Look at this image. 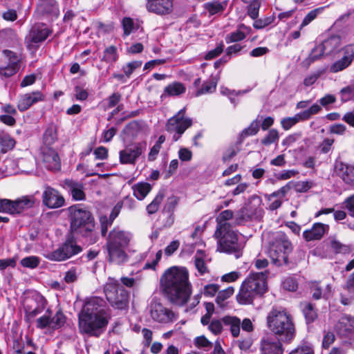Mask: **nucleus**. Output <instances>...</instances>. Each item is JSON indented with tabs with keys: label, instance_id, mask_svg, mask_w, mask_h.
Returning a JSON list of instances; mask_svg holds the SVG:
<instances>
[{
	"label": "nucleus",
	"instance_id": "nucleus-30",
	"mask_svg": "<svg viewBox=\"0 0 354 354\" xmlns=\"http://www.w3.org/2000/svg\"><path fill=\"white\" fill-rule=\"evenodd\" d=\"M339 170V175L343 181L346 184L354 187V166L341 163Z\"/></svg>",
	"mask_w": 354,
	"mask_h": 354
},
{
	"label": "nucleus",
	"instance_id": "nucleus-64",
	"mask_svg": "<svg viewBox=\"0 0 354 354\" xmlns=\"http://www.w3.org/2000/svg\"><path fill=\"white\" fill-rule=\"evenodd\" d=\"M289 354H314V351L309 346H302L297 347Z\"/></svg>",
	"mask_w": 354,
	"mask_h": 354
},
{
	"label": "nucleus",
	"instance_id": "nucleus-21",
	"mask_svg": "<svg viewBox=\"0 0 354 354\" xmlns=\"http://www.w3.org/2000/svg\"><path fill=\"white\" fill-rule=\"evenodd\" d=\"M283 349L279 339L273 337H264L261 342V354H283Z\"/></svg>",
	"mask_w": 354,
	"mask_h": 354
},
{
	"label": "nucleus",
	"instance_id": "nucleus-5",
	"mask_svg": "<svg viewBox=\"0 0 354 354\" xmlns=\"http://www.w3.org/2000/svg\"><path fill=\"white\" fill-rule=\"evenodd\" d=\"M70 214V230L72 234L84 237L92 236L95 230V221L91 213L80 205L68 208Z\"/></svg>",
	"mask_w": 354,
	"mask_h": 354
},
{
	"label": "nucleus",
	"instance_id": "nucleus-57",
	"mask_svg": "<svg viewBox=\"0 0 354 354\" xmlns=\"http://www.w3.org/2000/svg\"><path fill=\"white\" fill-rule=\"evenodd\" d=\"M321 9L322 8H317L309 12L304 17L301 25L299 26V29L301 30L304 27L308 25L311 21H313L317 17V15L320 12Z\"/></svg>",
	"mask_w": 354,
	"mask_h": 354
},
{
	"label": "nucleus",
	"instance_id": "nucleus-59",
	"mask_svg": "<svg viewBox=\"0 0 354 354\" xmlns=\"http://www.w3.org/2000/svg\"><path fill=\"white\" fill-rule=\"evenodd\" d=\"M344 207L348 210V214L354 217V194L347 197L342 203Z\"/></svg>",
	"mask_w": 354,
	"mask_h": 354
},
{
	"label": "nucleus",
	"instance_id": "nucleus-3",
	"mask_svg": "<svg viewBox=\"0 0 354 354\" xmlns=\"http://www.w3.org/2000/svg\"><path fill=\"white\" fill-rule=\"evenodd\" d=\"M268 272L250 274L241 284L236 300L241 305L252 304L254 299L261 297L267 290L266 278Z\"/></svg>",
	"mask_w": 354,
	"mask_h": 354
},
{
	"label": "nucleus",
	"instance_id": "nucleus-1",
	"mask_svg": "<svg viewBox=\"0 0 354 354\" xmlns=\"http://www.w3.org/2000/svg\"><path fill=\"white\" fill-rule=\"evenodd\" d=\"M160 283L170 302L178 306L187 304L192 295V284L185 268L174 266L167 269L160 277Z\"/></svg>",
	"mask_w": 354,
	"mask_h": 354
},
{
	"label": "nucleus",
	"instance_id": "nucleus-47",
	"mask_svg": "<svg viewBox=\"0 0 354 354\" xmlns=\"http://www.w3.org/2000/svg\"><path fill=\"white\" fill-rule=\"evenodd\" d=\"M234 292V289L232 286H230L225 290L219 291L216 299V302L220 306H223V302L230 297Z\"/></svg>",
	"mask_w": 354,
	"mask_h": 354
},
{
	"label": "nucleus",
	"instance_id": "nucleus-22",
	"mask_svg": "<svg viewBox=\"0 0 354 354\" xmlns=\"http://www.w3.org/2000/svg\"><path fill=\"white\" fill-rule=\"evenodd\" d=\"M44 95L40 91H34L30 93H26L21 96L17 107L20 111L27 110L33 104L43 101Z\"/></svg>",
	"mask_w": 354,
	"mask_h": 354
},
{
	"label": "nucleus",
	"instance_id": "nucleus-52",
	"mask_svg": "<svg viewBox=\"0 0 354 354\" xmlns=\"http://www.w3.org/2000/svg\"><path fill=\"white\" fill-rule=\"evenodd\" d=\"M39 262L40 259L39 257L30 256L22 259L20 263L23 267L34 269L39 266Z\"/></svg>",
	"mask_w": 354,
	"mask_h": 354
},
{
	"label": "nucleus",
	"instance_id": "nucleus-35",
	"mask_svg": "<svg viewBox=\"0 0 354 354\" xmlns=\"http://www.w3.org/2000/svg\"><path fill=\"white\" fill-rule=\"evenodd\" d=\"M218 81V77H211L203 84L201 88L196 91L195 95L198 97L203 94L213 93L216 90Z\"/></svg>",
	"mask_w": 354,
	"mask_h": 354
},
{
	"label": "nucleus",
	"instance_id": "nucleus-44",
	"mask_svg": "<svg viewBox=\"0 0 354 354\" xmlns=\"http://www.w3.org/2000/svg\"><path fill=\"white\" fill-rule=\"evenodd\" d=\"M20 66L6 64L0 66V76L10 77L14 75L19 70Z\"/></svg>",
	"mask_w": 354,
	"mask_h": 354
},
{
	"label": "nucleus",
	"instance_id": "nucleus-9",
	"mask_svg": "<svg viewBox=\"0 0 354 354\" xmlns=\"http://www.w3.org/2000/svg\"><path fill=\"white\" fill-rule=\"evenodd\" d=\"M292 251V244L286 235L277 232L274 241L270 244L268 254L272 262L277 266L288 263V254Z\"/></svg>",
	"mask_w": 354,
	"mask_h": 354
},
{
	"label": "nucleus",
	"instance_id": "nucleus-18",
	"mask_svg": "<svg viewBox=\"0 0 354 354\" xmlns=\"http://www.w3.org/2000/svg\"><path fill=\"white\" fill-rule=\"evenodd\" d=\"M46 301L42 297L35 299H27L24 304L26 319L30 322L37 315L40 314L45 308Z\"/></svg>",
	"mask_w": 354,
	"mask_h": 354
},
{
	"label": "nucleus",
	"instance_id": "nucleus-43",
	"mask_svg": "<svg viewBox=\"0 0 354 354\" xmlns=\"http://www.w3.org/2000/svg\"><path fill=\"white\" fill-rule=\"evenodd\" d=\"M164 197L165 195L162 192H158L151 203L147 206V211L149 214H153L158 210Z\"/></svg>",
	"mask_w": 354,
	"mask_h": 354
},
{
	"label": "nucleus",
	"instance_id": "nucleus-26",
	"mask_svg": "<svg viewBox=\"0 0 354 354\" xmlns=\"http://www.w3.org/2000/svg\"><path fill=\"white\" fill-rule=\"evenodd\" d=\"M341 44V38L339 36L333 35L325 39L321 44L318 45V50L324 54L328 55L338 50Z\"/></svg>",
	"mask_w": 354,
	"mask_h": 354
},
{
	"label": "nucleus",
	"instance_id": "nucleus-40",
	"mask_svg": "<svg viewBox=\"0 0 354 354\" xmlns=\"http://www.w3.org/2000/svg\"><path fill=\"white\" fill-rule=\"evenodd\" d=\"M122 25L124 36L129 35L131 32L139 28V24L138 23H135L133 19L130 17L123 18Z\"/></svg>",
	"mask_w": 354,
	"mask_h": 354
},
{
	"label": "nucleus",
	"instance_id": "nucleus-32",
	"mask_svg": "<svg viewBox=\"0 0 354 354\" xmlns=\"http://www.w3.org/2000/svg\"><path fill=\"white\" fill-rule=\"evenodd\" d=\"M227 6V2L212 1L204 4V8L209 15H221Z\"/></svg>",
	"mask_w": 354,
	"mask_h": 354
},
{
	"label": "nucleus",
	"instance_id": "nucleus-50",
	"mask_svg": "<svg viewBox=\"0 0 354 354\" xmlns=\"http://www.w3.org/2000/svg\"><path fill=\"white\" fill-rule=\"evenodd\" d=\"M322 110L321 106L317 104H313L309 109L300 112V115L299 116L301 117V119L304 120H307L310 119L312 115L317 114Z\"/></svg>",
	"mask_w": 354,
	"mask_h": 354
},
{
	"label": "nucleus",
	"instance_id": "nucleus-34",
	"mask_svg": "<svg viewBox=\"0 0 354 354\" xmlns=\"http://www.w3.org/2000/svg\"><path fill=\"white\" fill-rule=\"evenodd\" d=\"M151 189V186L148 183H138L133 186V195L140 201L143 200Z\"/></svg>",
	"mask_w": 354,
	"mask_h": 354
},
{
	"label": "nucleus",
	"instance_id": "nucleus-61",
	"mask_svg": "<svg viewBox=\"0 0 354 354\" xmlns=\"http://www.w3.org/2000/svg\"><path fill=\"white\" fill-rule=\"evenodd\" d=\"M335 336L333 332L328 331L325 333L322 341V347L328 348L330 346L335 342Z\"/></svg>",
	"mask_w": 354,
	"mask_h": 354
},
{
	"label": "nucleus",
	"instance_id": "nucleus-49",
	"mask_svg": "<svg viewBox=\"0 0 354 354\" xmlns=\"http://www.w3.org/2000/svg\"><path fill=\"white\" fill-rule=\"evenodd\" d=\"M279 138V132L275 129H270L268 134L261 140L263 145L268 146L278 141Z\"/></svg>",
	"mask_w": 354,
	"mask_h": 354
},
{
	"label": "nucleus",
	"instance_id": "nucleus-11",
	"mask_svg": "<svg viewBox=\"0 0 354 354\" xmlns=\"http://www.w3.org/2000/svg\"><path fill=\"white\" fill-rule=\"evenodd\" d=\"M82 251L80 245L77 244L73 237H68L66 241L57 250L50 252L46 256L51 261H65Z\"/></svg>",
	"mask_w": 354,
	"mask_h": 354
},
{
	"label": "nucleus",
	"instance_id": "nucleus-31",
	"mask_svg": "<svg viewBox=\"0 0 354 354\" xmlns=\"http://www.w3.org/2000/svg\"><path fill=\"white\" fill-rule=\"evenodd\" d=\"M223 323L230 327L232 335L237 337L240 334L241 319L235 316H225L222 319Z\"/></svg>",
	"mask_w": 354,
	"mask_h": 354
},
{
	"label": "nucleus",
	"instance_id": "nucleus-13",
	"mask_svg": "<svg viewBox=\"0 0 354 354\" xmlns=\"http://www.w3.org/2000/svg\"><path fill=\"white\" fill-rule=\"evenodd\" d=\"M147 148L146 142H135L119 152V160L122 165H135Z\"/></svg>",
	"mask_w": 354,
	"mask_h": 354
},
{
	"label": "nucleus",
	"instance_id": "nucleus-55",
	"mask_svg": "<svg viewBox=\"0 0 354 354\" xmlns=\"http://www.w3.org/2000/svg\"><path fill=\"white\" fill-rule=\"evenodd\" d=\"M233 216V212L232 210H225L221 212L216 218L217 227H221L223 225H230L227 221L231 219Z\"/></svg>",
	"mask_w": 354,
	"mask_h": 354
},
{
	"label": "nucleus",
	"instance_id": "nucleus-45",
	"mask_svg": "<svg viewBox=\"0 0 354 354\" xmlns=\"http://www.w3.org/2000/svg\"><path fill=\"white\" fill-rule=\"evenodd\" d=\"M117 48L115 46H111L104 50L102 61L113 63L115 62L117 60Z\"/></svg>",
	"mask_w": 354,
	"mask_h": 354
},
{
	"label": "nucleus",
	"instance_id": "nucleus-36",
	"mask_svg": "<svg viewBox=\"0 0 354 354\" xmlns=\"http://www.w3.org/2000/svg\"><path fill=\"white\" fill-rule=\"evenodd\" d=\"M57 140V128L54 124H50L45 130L43 135V142L46 147L53 145Z\"/></svg>",
	"mask_w": 354,
	"mask_h": 354
},
{
	"label": "nucleus",
	"instance_id": "nucleus-39",
	"mask_svg": "<svg viewBox=\"0 0 354 354\" xmlns=\"http://www.w3.org/2000/svg\"><path fill=\"white\" fill-rule=\"evenodd\" d=\"M323 55L324 53L318 50V45L316 46L313 49H312L308 57L302 61L301 66L308 68L312 63L320 59Z\"/></svg>",
	"mask_w": 354,
	"mask_h": 354
},
{
	"label": "nucleus",
	"instance_id": "nucleus-16",
	"mask_svg": "<svg viewBox=\"0 0 354 354\" xmlns=\"http://www.w3.org/2000/svg\"><path fill=\"white\" fill-rule=\"evenodd\" d=\"M150 315L154 321L159 323L167 324L177 319V316L172 310L153 301L150 304Z\"/></svg>",
	"mask_w": 354,
	"mask_h": 354
},
{
	"label": "nucleus",
	"instance_id": "nucleus-27",
	"mask_svg": "<svg viewBox=\"0 0 354 354\" xmlns=\"http://www.w3.org/2000/svg\"><path fill=\"white\" fill-rule=\"evenodd\" d=\"M337 333L341 336H347L354 332V317L345 316L342 317L335 326Z\"/></svg>",
	"mask_w": 354,
	"mask_h": 354
},
{
	"label": "nucleus",
	"instance_id": "nucleus-29",
	"mask_svg": "<svg viewBox=\"0 0 354 354\" xmlns=\"http://www.w3.org/2000/svg\"><path fill=\"white\" fill-rule=\"evenodd\" d=\"M250 30V28L249 27H247L244 24H241L236 31H234L226 36L225 41L227 44H230L242 41L246 37Z\"/></svg>",
	"mask_w": 354,
	"mask_h": 354
},
{
	"label": "nucleus",
	"instance_id": "nucleus-42",
	"mask_svg": "<svg viewBox=\"0 0 354 354\" xmlns=\"http://www.w3.org/2000/svg\"><path fill=\"white\" fill-rule=\"evenodd\" d=\"M2 53L4 55L6 64L20 66L21 57L18 54L10 50H3Z\"/></svg>",
	"mask_w": 354,
	"mask_h": 354
},
{
	"label": "nucleus",
	"instance_id": "nucleus-7",
	"mask_svg": "<svg viewBox=\"0 0 354 354\" xmlns=\"http://www.w3.org/2000/svg\"><path fill=\"white\" fill-rule=\"evenodd\" d=\"M214 236L218 239V248L221 252L234 254L236 259L242 255L241 245L238 243L237 235L231 225L216 227Z\"/></svg>",
	"mask_w": 354,
	"mask_h": 354
},
{
	"label": "nucleus",
	"instance_id": "nucleus-8",
	"mask_svg": "<svg viewBox=\"0 0 354 354\" xmlns=\"http://www.w3.org/2000/svg\"><path fill=\"white\" fill-rule=\"evenodd\" d=\"M104 292L107 301L114 308L122 310L128 307L129 293L123 285L113 278H109Z\"/></svg>",
	"mask_w": 354,
	"mask_h": 354
},
{
	"label": "nucleus",
	"instance_id": "nucleus-58",
	"mask_svg": "<svg viewBox=\"0 0 354 354\" xmlns=\"http://www.w3.org/2000/svg\"><path fill=\"white\" fill-rule=\"evenodd\" d=\"M260 6L261 1L248 6L247 13L252 19H256L258 17Z\"/></svg>",
	"mask_w": 354,
	"mask_h": 354
},
{
	"label": "nucleus",
	"instance_id": "nucleus-46",
	"mask_svg": "<svg viewBox=\"0 0 354 354\" xmlns=\"http://www.w3.org/2000/svg\"><path fill=\"white\" fill-rule=\"evenodd\" d=\"M300 113H297L293 117H288L283 118L281 121V127L284 130H288L294 125H295L299 121H304L301 116H299Z\"/></svg>",
	"mask_w": 354,
	"mask_h": 354
},
{
	"label": "nucleus",
	"instance_id": "nucleus-41",
	"mask_svg": "<svg viewBox=\"0 0 354 354\" xmlns=\"http://www.w3.org/2000/svg\"><path fill=\"white\" fill-rule=\"evenodd\" d=\"M302 310L307 323L313 322L316 319L317 317V312L315 311L312 304H303Z\"/></svg>",
	"mask_w": 354,
	"mask_h": 354
},
{
	"label": "nucleus",
	"instance_id": "nucleus-4",
	"mask_svg": "<svg viewBox=\"0 0 354 354\" xmlns=\"http://www.w3.org/2000/svg\"><path fill=\"white\" fill-rule=\"evenodd\" d=\"M131 239L129 232L118 228H114L109 232L106 248L110 262L121 264L127 261L125 249L129 246Z\"/></svg>",
	"mask_w": 354,
	"mask_h": 354
},
{
	"label": "nucleus",
	"instance_id": "nucleus-54",
	"mask_svg": "<svg viewBox=\"0 0 354 354\" xmlns=\"http://www.w3.org/2000/svg\"><path fill=\"white\" fill-rule=\"evenodd\" d=\"M259 130V122L255 120L252 122L250 126L243 129L241 132V137L245 138L250 136H254L258 133Z\"/></svg>",
	"mask_w": 354,
	"mask_h": 354
},
{
	"label": "nucleus",
	"instance_id": "nucleus-14",
	"mask_svg": "<svg viewBox=\"0 0 354 354\" xmlns=\"http://www.w3.org/2000/svg\"><path fill=\"white\" fill-rule=\"evenodd\" d=\"M52 33V31L44 24H35L26 37V44L28 49L37 46L38 44L44 41Z\"/></svg>",
	"mask_w": 354,
	"mask_h": 354
},
{
	"label": "nucleus",
	"instance_id": "nucleus-51",
	"mask_svg": "<svg viewBox=\"0 0 354 354\" xmlns=\"http://www.w3.org/2000/svg\"><path fill=\"white\" fill-rule=\"evenodd\" d=\"M330 288H331L330 286L327 285L326 289L328 290V292H325L322 295V290H321L320 287L319 286L318 283H314L311 286V291L313 292V297L315 299H319L322 297L324 298H328L329 296V293L330 292Z\"/></svg>",
	"mask_w": 354,
	"mask_h": 354
},
{
	"label": "nucleus",
	"instance_id": "nucleus-33",
	"mask_svg": "<svg viewBox=\"0 0 354 354\" xmlns=\"http://www.w3.org/2000/svg\"><path fill=\"white\" fill-rule=\"evenodd\" d=\"M185 87L180 82H173L167 86L164 89V93L161 95L163 99L167 96H178L185 92Z\"/></svg>",
	"mask_w": 354,
	"mask_h": 354
},
{
	"label": "nucleus",
	"instance_id": "nucleus-24",
	"mask_svg": "<svg viewBox=\"0 0 354 354\" xmlns=\"http://www.w3.org/2000/svg\"><path fill=\"white\" fill-rule=\"evenodd\" d=\"M328 225L322 223H316L313 225L311 229L304 232L303 236L307 241L319 240L322 238L324 234L328 231Z\"/></svg>",
	"mask_w": 354,
	"mask_h": 354
},
{
	"label": "nucleus",
	"instance_id": "nucleus-20",
	"mask_svg": "<svg viewBox=\"0 0 354 354\" xmlns=\"http://www.w3.org/2000/svg\"><path fill=\"white\" fill-rule=\"evenodd\" d=\"M42 160L48 170L57 171L61 168V160L57 152L53 148L44 147L41 151Z\"/></svg>",
	"mask_w": 354,
	"mask_h": 354
},
{
	"label": "nucleus",
	"instance_id": "nucleus-6",
	"mask_svg": "<svg viewBox=\"0 0 354 354\" xmlns=\"http://www.w3.org/2000/svg\"><path fill=\"white\" fill-rule=\"evenodd\" d=\"M268 328L279 338L290 342L295 337V326L290 317L284 311L273 308L267 317Z\"/></svg>",
	"mask_w": 354,
	"mask_h": 354
},
{
	"label": "nucleus",
	"instance_id": "nucleus-38",
	"mask_svg": "<svg viewBox=\"0 0 354 354\" xmlns=\"http://www.w3.org/2000/svg\"><path fill=\"white\" fill-rule=\"evenodd\" d=\"M204 252L202 250H198L194 256V265L200 274H204L207 270V267L204 261Z\"/></svg>",
	"mask_w": 354,
	"mask_h": 354
},
{
	"label": "nucleus",
	"instance_id": "nucleus-60",
	"mask_svg": "<svg viewBox=\"0 0 354 354\" xmlns=\"http://www.w3.org/2000/svg\"><path fill=\"white\" fill-rule=\"evenodd\" d=\"M290 189V186L288 183V184L286 185L285 186L281 187L279 190L272 192L269 196V200H271L272 198H279V199H281V198L285 197V196L288 192Z\"/></svg>",
	"mask_w": 354,
	"mask_h": 354
},
{
	"label": "nucleus",
	"instance_id": "nucleus-2",
	"mask_svg": "<svg viewBox=\"0 0 354 354\" xmlns=\"http://www.w3.org/2000/svg\"><path fill=\"white\" fill-rule=\"evenodd\" d=\"M105 306V301L99 297H93L86 301L79 315V328L82 333L94 336L100 334V329L108 324Z\"/></svg>",
	"mask_w": 354,
	"mask_h": 354
},
{
	"label": "nucleus",
	"instance_id": "nucleus-48",
	"mask_svg": "<svg viewBox=\"0 0 354 354\" xmlns=\"http://www.w3.org/2000/svg\"><path fill=\"white\" fill-rule=\"evenodd\" d=\"M341 100L347 102L354 97V82L351 83L348 86L340 90Z\"/></svg>",
	"mask_w": 354,
	"mask_h": 354
},
{
	"label": "nucleus",
	"instance_id": "nucleus-17",
	"mask_svg": "<svg viewBox=\"0 0 354 354\" xmlns=\"http://www.w3.org/2000/svg\"><path fill=\"white\" fill-rule=\"evenodd\" d=\"M174 0H146L145 8L149 12L163 16L173 10Z\"/></svg>",
	"mask_w": 354,
	"mask_h": 354
},
{
	"label": "nucleus",
	"instance_id": "nucleus-10",
	"mask_svg": "<svg viewBox=\"0 0 354 354\" xmlns=\"http://www.w3.org/2000/svg\"><path fill=\"white\" fill-rule=\"evenodd\" d=\"M185 108H183L170 118L166 124V130L173 134L174 141L178 140L184 132L192 125V120L185 117Z\"/></svg>",
	"mask_w": 354,
	"mask_h": 354
},
{
	"label": "nucleus",
	"instance_id": "nucleus-63",
	"mask_svg": "<svg viewBox=\"0 0 354 354\" xmlns=\"http://www.w3.org/2000/svg\"><path fill=\"white\" fill-rule=\"evenodd\" d=\"M219 286L217 284H208L204 287L203 294L206 297H213L218 291Z\"/></svg>",
	"mask_w": 354,
	"mask_h": 354
},
{
	"label": "nucleus",
	"instance_id": "nucleus-53",
	"mask_svg": "<svg viewBox=\"0 0 354 354\" xmlns=\"http://www.w3.org/2000/svg\"><path fill=\"white\" fill-rule=\"evenodd\" d=\"M330 247L335 253L346 254L350 251V248L348 245L342 243L335 239H333L330 241Z\"/></svg>",
	"mask_w": 354,
	"mask_h": 354
},
{
	"label": "nucleus",
	"instance_id": "nucleus-19",
	"mask_svg": "<svg viewBox=\"0 0 354 354\" xmlns=\"http://www.w3.org/2000/svg\"><path fill=\"white\" fill-rule=\"evenodd\" d=\"M42 202L48 208L55 209L62 207L65 200L57 190L48 186L43 192Z\"/></svg>",
	"mask_w": 354,
	"mask_h": 354
},
{
	"label": "nucleus",
	"instance_id": "nucleus-37",
	"mask_svg": "<svg viewBox=\"0 0 354 354\" xmlns=\"http://www.w3.org/2000/svg\"><path fill=\"white\" fill-rule=\"evenodd\" d=\"M15 145V140L8 133H0L1 151L6 153L12 149Z\"/></svg>",
	"mask_w": 354,
	"mask_h": 354
},
{
	"label": "nucleus",
	"instance_id": "nucleus-25",
	"mask_svg": "<svg viewBox=\"0 0 354 354\" xmlns=\"http://www.w3.org/2000/svg\"><path fill=\"white\" fill-rule=\"evenodd\" d=\"M64 184V187L68 191L74 200L82 201L85 199V193L84 192V187L82 183L66 179Z\"/></svg>",
	"mask_w": 354,
	"mask_h": 354
},
{
	"label": "nucleus",
	"instance_id": "nucleus-15",
	"mask_svg": "<svg viewBox=\"0 0 354 354\" xmlns=\"http://www.w3.org/2000/svg\"><path fill=\"white\" fill-rule=\"evenodd\" d=\"M65 322L66 317L61 311L53 315L52 311L48 309L44 315L37 319L36 325L41 329L50 328L55 330L63 326Z\"/></svg>",
	"mask_w": 354,
	"mask_h": 354
},
{
	"label": "nucleus",
	"instance_id": "nucleus-62",
	"mask_svg": "<svg viewBox=\"0 0 354 354\" xmlns=\"http://www.w3.org/2000/svg\"><path fill=\"white\" fill-rule=\"evenodd\" d=\"M222 322L218 319L212 320L209 325V330L215 335L221 333L223 330Z\"/></svg>",
	"mask_w": 354,
	"mask_h": 354
},
{
	"label": "nucleus",
	"instance_id": "nucleus-56",
	"mask_svg": "<svg viewBox=\"0 0 354 354\" xmlns=\"http://www.w3.org/2000/svg\"><path fill=\"white\" fill-rule=\"evenodd\" d=\"M142 62L141 61H133L129 62L127 65L122 67L124 73L126 77L129 78L133 72L142 66Z\"/></svg>",
	"mask_w": 354,
	"mask_h": 354
},
{
	"label": "nucleus",
	"instance_id": "nucleus-23",
	"mask_svg": "<svg viewBox=\"0 0 354 354\" xmlns=\"http://www.w3.org/2000/svg\"><path fill=\"white\" fill-rule=\"evenodd\" d=\"M344 56L342 59L334 62L330 68V71L332 73H337L344 69L346 68L353 62L354 58V51L351 48H347L345 46L343 49Z\"/></svg>",
	"mask_w": 354,
	"mask_h": 354
},
{
	"label": "nucleus",
	"instance_id": "nucleus-28",
	"mask_svg": "<svg viewBox=\"0 0 354 354\" xmlns=\"http://www.w3.org/2000/svg\"><path fill=\"white\" fill-rule=\"evenodd\" d=\"M178 202L179 198L176 196H171L167 198L163 208V211L169 214L165 225V226L170 227L173 225L174 222V216L173 214Z\"/></svg>",
	"mask_w": 354,
	"mask_h": 354
},
{
	"label": "nucleus",
	"instance_id": "nucleus-12",
	"mask_svg": "<svg viewBox=\"0 0 354 354\" xmlns=\"http://www.w3.org/2000/svg\"><path fill=\"white\" fill-rule=\"evenodd\" d=\"M35 203L33 196H25L15 201L0 198V212L18 214L30 208Z\"/></svg>",
	"mask_w": 354,
	"mask_h": 354
}]
</instances>
